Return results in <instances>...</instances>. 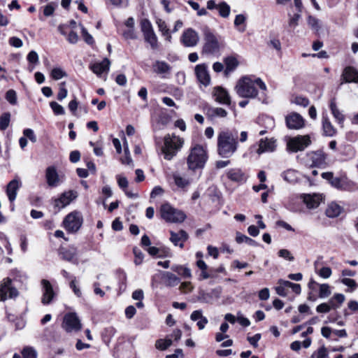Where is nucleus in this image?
Returning <instances> with one entry per match:
<instances>
[{"instance_id": "f257e3e1", "label": "nucleus", "mask_w": 358, "mask_h": 358, "mask_svg": "<svg viewBox=\"0 0 358 358\" xmlns=\"http://www.w3.org/2000/svg\"><path fill=\"white\" fill-rule=\"evenodd\" d=\"M258 88L262 91L267 90L266 84L260 78L247 76L238 80L235 91L240 97L255 99L258 96Z\"/></svg>"}, {"instance_id": "f03ea898", "label": "nucleus", "mask_w": 358, "mask_h": 358, "mask_svg": "<svg viewBox=\"0 0 358 358\" xmlns=\"http://www.w3.org/2000/svg\"><path fill=\"white\" fill-rule=\"evenodd\" d=\"M238 147L237 134L231 131H222L217 136V153L222 158H229Z\"/></svg>"}, {"instance_id": "7ed1b4c3", "label": "nucleus", "mask_w": 358, "mask_h": 358, "mask_svg": "<svg viewBox=\"0 0 358 358\" xmlns=\"http://www.w3.org/2000/svg\"><path fill=\"white\" fill-rule=\"evenodd\" d=\"M208 156L206 148L199 144H194L189 149L187 157V164L189 170L196 171L204 167Z\"/></svg>"}, {"instance_id": "20e7f679", "label": "nucleus", "mask_w": 358, "mask_h": 358, "mask_svg": "<svg viewBox=\"0 0 358 358\" xmlns=\"http://www.w3.org/2000/svg\"><path fill=\"white\" fill-rule=\"evenodd\" d=\"M184 141L179 136L167 134L164 136V145L162 149L164 157L171 160L182 147Z\"/></svg>"}, {"instance_id": "39448f33", "label": "nucleus", "mask_w": 358, "mask_h": 358, "mask_svg": "<svg viewBox=\"0 0 358 358\" xmlns=\"http://www.w3.org/2000/svg\"><path fill=\"white\" fill-rule=\"evenodd\" d=\"M160 213L162 217L169 222H182L186 218L184 212L173 208L169 203H165L161 206Z\"/></svg>"}, {"instance_id": "423d86ee", "label": "nucleus", "mask_w": 358, "mask_h": 358, "mask_svg": "<svg viewBox=\"0 0 358 358\" xmlns=\"http://www.w3.org/2000/svg\"><path fill=\"white\" fill-rule=\"evenodd\" d=\"M203 36L204 44L202 52L210 55L218 52L220 50V43L217 37L208 28L204 29Z\"/></svg>"}, {"instance_id": "0eeeda50", "label": "nucleus", "mask_w": 358, "mask_h": 358, "mask_svg": "<svg viewBox=\"0 0 358 358\" xmlns=\"http://www.w3.org/2000/svg\"><path fill=\"white\" fill-rule=\"evenodd\" d=\"M83 218L80 212L73 211L69 213L63 221L64 227L70 233L77 232L81 227Z\"/></svg>"}, {"instance_id": "6e6552de", "label": "nucleus", "mask_w": 358, "mask_h": 358, "mask_svg": "<svg viewBox=\"0 0 358 358\" xmlns=\"http://www.w3.org/2000/svg\"><path fill=\"white\" fill-rule=\"evenodd\" d=\"M141 29L145 41L150 44L152 50H157L159 47L157 36L153 30L151 22L148 19L141 20Z\"/></svg>"}, {"instance_id": "1a4fd4ad", "label": "nucleus", "mask_w": 358, "mask_h": 358, "mask_svg": "<svg viewBox=\"0 0 358 358\" xmlns=\"http://www.w3.org/2000/svg\"><path fill=\"white\" fill-rule=\"evenodd\" d=\"M311 144V140L309 135L296 136L290 138L287 143V149L292 152L304 150Z\"/></svg>"}, {"instance_id": "9d476101", "label": "nucleus", "mask_w": 358, "mask_h": 358, "mask_svg": "<svg viewBox=\"0 0 358 358\" xmlns=\"http://www.w3.org/2000/svg\"><path fill=\"white\" fill-rule=\"evenodd\" d=\"M18 294L19 292L13 286L10 278H6L2 280L0 283V301L15 298Z\"/></svg>"}, {"instance_id": "9b49d317", "label": "nucleus", "mask_w": 358, "mask_h": 358, "mask_svg": "<svg viewBox=\"0 0 358 358\" xmlns=\"http://www.w3.org/2000/svg\"><path fill=\"white\" fill-rule=\"evenodd\" d=\"M45 180L50 187H56L62 184L65 179L64 175H59L54 166H50L45 169Z\"/></svg>"}, {"instance_id": "f8f14e48", "label": "nucleus", "mask_w": 358, "mask_h": 358, "mask_svg": "<svg viewBox=\"0 0 358 358\" xmlns=\"http://www.w3.org/2000/svg\"><path fill=\"white\" fill-rule=\"evenodd\" d=\"M62 327L66 331L71 332L80 330L81 329V324L77 315L71 313L64 316Z\"/></svg>"}, {"instance_id": "ddd939ff", "label": "nucleus", "mask_w": 358, "mask_h": 358, "mask_svg": "<svg viewBox=\"0 0 358 358\" xmlns=\"http://www.w3.org/2000/svg\"><path fill=\"white\" fill-rule=\"evenodd\" d=\"M287 127L289 129H300L304 127V120L296 113H292L285 117Z\"/></svg>"}, {"instance_id": "4468645a", "label": "nucleus", "mask_w": 358, "mask_h": 358, "mask_svg": "<svg viewBox=\"0 0 358 358\" xmlns=\"http://www.w3.org/2000/svg\"><path fill=\"white\" fill-rule=\"evenodd\" d=\"M43 296L41 302L44 305H48L51 303L55 296V293L53 290L52 285L48 280H41Z\"/></svg>"}, {"instance_id": "2eb2a0df", "label": "nucleus", "mask_w": 358, "mask_h": 358, "mask_svg": "<svg viewBox=\"0 0 358 358\" xmlns=\"http://www.w3.org/2000/svg\"><path fill=\"white\" fill-rule=\"evenodd\" d=\"M199 39L198 34L191 28L186 29L181 36V42L185 47H194L196 45Z\"/></svg>"}, {"instance_id": "dca6fc26", "label": "nucleus", "mask_w": 358, "mask_h": 358, "mask_svg": "<svg viewBox=\"0 0 358 358\" xmlns=\"http://www.w3.org/2000/svg\"><path fill=\"white\" fill-rule=\"evenodd\" d=\"M195 73L200 83L208 86L210 83V77L208 71V66L205 64H198L195 66Z\"/></svg>"}, {"instance_id": "f3484780", "label": "nucleus", "mask_w": 358, "mask_h": 358, "mask_svg": "<svg viewBox=\"0 0 358 358\" xmlns=\"http://www.w3.org/2000/svg\"><path fill=\"white\" fill-rule=\"evenodd\" d=\"M213 96L215 101L221 104L230 105L231 103V98L228 92L220 86L213 88Z\"/></svg>"}, {"instance_id": "a211bd4d", "label": "nucleus", "mask_w": 358, "mask_h": 358, "mask_svg": "<svg viewBox=\"0 0 358 358\" xmlns=\"http://www.w3.org/2000/svg\"><path fill=\"white\" fill-rule=\"evenodd\" d=\"M77 196L76 192L69 191L62 194V195L55 200V207L60 209L69 205Z\"/></svg>"}, {"instance_id": "6ab92c4d", "label": "nucleus", "mask_w": 358, "mask_h": 358, "mask_svg": "<svg viewBox=\"0 0 358 358\" xmlns=\"http://www.w3.org/2000/svg\"><path fill=\"white\" fill-rule=\"evenodd\" d=\"M312 166L315 167H324L326 165L327 155L322 150L311 152L309 154Z\"/></svg>"}, {"instance_id": "aec40b11", "label": "nucleus", "mask_w": 358, "mask_h": 358, "mask_svg": "<svg viewBox=\"0 0 358 358\" xmlns=\"http://www.w3.org/2000/svg\"><path fill=\"white\" fill-rule=\"evenodd\" d=\"M21 187V182L19 179H13L8 182L6 187V194L8 200L13 203L17 196V190Z\"/></svg>"}, {"instance_id": "412c9836", "label": "nucleus", "mask_w": 358, "mask_h": 358, "mask_svg": "<svg viewBox=\"0 0 358 358\" xmlns=\"http://www.w3.org/2000/svg\"><path fill=\"white\" fill-rule=\"evenodd\" d=\"M301 196L307 208L310 209L318 207L323 199L322 194H303Z\"/></svg>"}, {"instance_id": "4be33fe9", "label": "nucleus", "mask_w": 358, "mask_h": 358, "mask_svg": "<svg viewBox=\"0 0 358 358\" xmlns=\"http://www.w3.org/2000/svg\"><path fill=\"white\" fill-rule=\"evenodd\" d=\"M172 178L177 187L182 190H186L191 184L189 178L182 176L178 172L173 173Z\"/></svg>"}, {"instance_id": "5701e85b", "label": "nucleus", "mask_w": 358, "mask_h": 358, "mask_svg": "<svg viewBox=\"0 0 358 358\" xmlns=\"http://www.w3.org/2000/svg\"><path fill=\"white\" fill-rule=\"evenodd\" d=\"M343 82L358 83V71L352 66L346 67L342 74Z\"/></svg>"}, {"instance_id": "b1692460", "label": "nucleus", "mask_w": 358, "mask_h": 358, "mask_svg": "<svg viewBox=\"0 0 358 358\" xmlns=\"http://www.w3.org/2000/svg\"><path fill=\"white\" fill-rule=\"evenodd\" d=\"M187 238L188 234L184 230H180L178 232L171 231L170 240L176 246H183Z\"/></svg>"}, {"instance_id": "393cba45", "label": "nucleus", "mask_w": 358, "mask_h": 358, "mask_svg": "<svg viewBox=\"0 0 358 358\" xmlns=\"http://www.w3.org/2000/svg\"><path fill=\"white\" fill-rule=\"evenodd\" d=\"M148 253L155 258H165L171 256L168 248H146Z\"/></svg>"}, {"instance_id": "a878e982", "label": "nucleus", "mask_w": 358, "mask_h": 358, "mask_svg": "<svg viewBox=\"0 0 358 358\" xmlns=\"http://www.w3.org/2000/svg\"><path fill=\"white\" fill-rule=\"evenodd\" d=\"M190 319L192 321H197L196 325L200 330L203 329L208 322V319L203 315L201 310L193 311L190 315Z\"/></svg>"}, {"instance_id": "bb28decb", "label": "nucleus", "mask_w": 358, "mask_h": 358, "mask_svg": "<svg viewBox=\"0 0 358 358\" xmlns=\"http://www.w3.org/2000/svg\"><path fill=\"white\" fill-rule=\"evenodd\" d=\"M275 141L273 139H261L259 143V148L257 150V152L259 155H261L263 152H273L275 149Z\"/></svg>"}, {"instance_id": "cd10ccee", "label": "nucleus", "mask_w": 358, "mask_h": 358, "mask_svg": "<svg viewBox=\"0 0 358 358\" xmlns=\"http://www.w3.org/2000/svg\"><path fill=\"white\" fill-rule=\"evenodd\" d=\"M152 66L154 71L157 74L163 75L164 78L170 73L171 69V66L164 61L157 60L153 64Z\"/></svg>"}, {"instance_id": "c85d7f7f", "label": "nucleus", "mask_w": 358, "mask_h": 358, "mask_svg": "<svg viewBox=\"0 0 358 358\" xmlns=\"http://www.w3.org/2000/svg\"><path fill=\"white\" fill-rule=\"evenodd\" d=\"M110 62L108 58L103 59L101 62L95 63L90 66L91 70L96 75H101L105 71H108L110 68Z\"/></svg>"}, {"instance_id": "c756f323", "label": "nucleus", "mask_w": 358, "mask_h": 358, "mask_svg": "<svg viewBox=\"0 0 358 358\" xmlns=\"http://www.w3.org/2000/svg\"><path fill=\"white\" fill-rule=\"evenodd\" d=\"M329 108L334 117L338 123L341 124V127H343L345 120V116L338 108L335 99H332L331 100Z\"/></svg>"}, {"instance_id": "7c9ffc66", "label": "nucleus", "mask_w": 358, "mask_h": 358, "mask_svg": "<svg viewBox=\"0 0 358 358\" xmlns=\"http://www.w3.org/2000/svg\"><path fill=\"white\" fill-rule=\"evenodd\" d=\"M59 255L67 261L76 262L77 260L75 248H61Z\"/></svg>"}, {"instance_id": "2f4dec72", "label": "nucleus", "mask_w": 358, "mask_h": 358, "mask_svg": "<svg viewBox=\"0 0 358 358\" xmlns=\"http://www.w3.org/2000/svg\"><path fill=\"white\" fill-rule=\"evenodd\" d=\"M162 280L165 285L168 287L176 286L180 282V279L170 272H164L162 273Z\"/></svg>"}, {"instance_id": "473e14b6", "label": "nucleus", "mask_w": 358, "mask_h": 358, "mask_svg": "<svg viewBox=\"0 0 358 358\" xmlns=\"http://www.w3.org/2000/svg\"><path fill=\"white\" fill-rule=\"evenodd\" d=\"M227 178L234 182H242L245 180V175L239 169H229L227 173Z\"/></svg>"}, {"instance_id": "72a5a7b5", "label": "nucleus", "mask_w": 358, "mask_h": 358, "mask_svg": "<svg viewBox=\"0 0 358 358\" xmlns=\"http://www.w3.org/2000/svg\"><path fill=\"white\" fill-rule=\"evenodd\" d=\"M322 128L324 134L327 136H334L336 134V129L333 127L327 117L322 118Z\"/></svg>"}, {"instance_id": "f704fd0d", "label": "nucleus", "mask_w": 358, "mask_h": 358, "mask_svg": "<svg viewBox=\"0 0 358 358\" xmlns=\"http://www.w3.org/2000/svg\"><path fill=\"white\" fill-rule=\"evenodd\" d=\"M341 213V207L336 203L332 202L329 204L326 209V215L329 217H336Z\"/></svg>"}, {"instance_id": "c9c22d12", "label": "nucleus", "mask_w": 358, "mask_h": 358, "mask_svg": "<svg viewBox=\"0 0 358 358\" xmlns=\"http://www.w3.org/2000/svg\"><path fill=\"white\" fill-rule=\"evenodd\" d=\"M246 17L242 14L237 15L234 20V26L240 32H244L246 29Z\"/></svg>"}, {"instance_id": "e433bc0d", "label": "nucleus", "mask_w": 358, "mask_h": 358, "mask_svg": "<svg viewBox=\"0 0 358 358\" xmlns=\"http://www.w3.org/2000/svg\"><path fill=\"white\" fill-rule=\"evenodd\" d=\"M297 172L294 169H288L282 173L281 176L283 179L289 182H294L297 180Z\"/></svg>"}, {"instance_id": "4c0bfd02", "label": "nucleus", "mask_w": 358, "mask_h": 358, "mask_svg": "<svg viewBox=\"0 0 358 358\" xmlns=\"http://www.w3.org/2000/svg\"><path fill=\"white\" fill-rule=\"evenodd\" d=\"M224 64L226 65L225 72L229 73L234 71L238 65V60L234 57H228L224 59Z\"/></svg>"}, {"instance_id": "58836bf2", "label": "nucleus", "mask_w": 358, "mask_h": 358, "mask_svg": "<svg viewBox=\"0 0 358 358\" xmlns=\"http://www.w3.org/2000/svg\"><path fill=\"white\" fill-rule=\"evenodd\" d=\"M345 299L343 294H336L329 299V303L333 306V309H336L344 302Z\"/></svg>"}, {"instance_id": "ea45409f", "label": "nucleus", "mask_w": 358, "mask_h": 358, "mask_svg": "<svg viewBox=\"0 0 358 358\" xmlns=\"http://www.w3.org/2000/svg\"><path fill=\"white\" fill-rule=\"evenodd\" d=\"M171 269L184 278H189L192 276V273H191L190 269L187 267H184V266H180V265H176V266H173L171 267Z\"/></svg>"}, {"instance_id": "a19ab883", "label": "nucleus", "mask_w": 358, "mask_h": 358, "mask_svg": "<svg viewBox=\"0 0 358 358\" xmlns=\"http://www.w3.org/2000/svg\"><path fill=\"white\" fill-rule=\"evenodd\" d=\"M157 24L158 25L159 30L162 32V35L166 37V40L171 41V36L169 33V29H168L166 22L162 20H158L157 21Z\"/></svg>"}, {"instance_id": "79ce46f5", "label": "nucleus", "mask_w": 358, "mask_h": 358, "mask_svg": "<svg viewBox=\"0 0 358 358\" xmlns=\"http://www.w3.org/2000/svg\"><path fill=\"white\" fill-rule=\"evenodd\" d=\"M172 345V340L169 338L158 339L155 342V348L159 350H165Z\"/></svg>"}, {"instance_id": "37998d69", "label": "nucleus", "mask_w": 358, "mask_h": 358, "mask_svg": "<svg viewBox=\"0 0 358 358\" xmlns=\"http://www.w3.org/2000/svg\"><path fill=\"white\" fill-rule=\"evenodd\" d=\"M236 241L238 244H245L249 245H251L254 243V241L252 238L244 234H242L240 232H236Z\"/></svg>"}, {"instance_id": "c03bdc74", "label": "nucleus", "mask_w": 358, "mask_h": 358, "mask_svg": "<svg viewBox=\"0 0 358 358\" xmlns=\"http://www.w3.org/2000/svg\"><path fill=\"white\" fill-rule=\"evenodd\" d=\"M208 114L211 117H224L227 115V112L222 108H211L208 109Z\"/></svg>"}, {"instance_id": "a18cd8bd", "label": "nucleus", "mask_w": 358, "mask_h": 358, "mask_svg": "<svg viewBox=\"0 0 358 358\" xmlns=\"http://www.w3.org/2000/svg\"><path fill=\"white\" fill-rule=\"evenodd\" d=\"M219 14L222 17H227L230 14V6L224 1L217 5Z\"/></svg>"}, {"instance_id": "49530a36", "label": "nucleus", "mask_w": 358, "mask_h": 358, "mask_svg": "<svg viewBox=\"0 0 358 358\" xmlns=\"http://www.w3.org/2000/svg\"><path fill=\"white\" fill-rule=\"evenodd\" d=\"M289 15V21H288V27L291 29H294L299 24V21L301 17L300 13H295L292 15L290 14Z\"/></svg>"}, {"instance_id": "de8ad7c7", "label": "nucleus", "mask_w": 358, "mask_h": 358, "mask_svg": "<svg viewBox=\"0 0 358 358\" xmlns=\"http://www.w3.org/2000/svg\"><path fill=\"white\" fill-rule=\"evenodd\" d=\"M10 121V113H4L0 116V129L4 131L9 125Z\"/></svg>"}, {"instance_id": "09e8293b", "label": "nucleus", "mask_w": 358, "mask_h": 358, "mask_svg": "<svg viewBox=\"0 0 358 358\" xmlns=\"http://www.w3.org/2000/svg\"><path fill=\"white\" fill-rule=\"evenodd\" d=\"M310 358H329L327 348L324 346L320 347L315 351Z\"/></svg>"}, {"instance_id": "8fccbe9b", "label": "nucleus", "mask_w": 358, "mask_h": 358, "mask_svg": "<svg viewBox=\"0 0 358 358\" xmlns=\"http://www.w3.org/2000/svg\"><path fill=\"white\" fill-rule=\"evenodd\" d=\"M331 294L330 287L328 284L320 285L319 296L320 298H327Z\"/></svg>"}, {"instance_id": "3c124183", "label": "nucleus", "mask_w": 358, "mask_h": 358, "mask_svg": "<svg viewBox=\"0 0 358 358\" xmlns=\"http://www.w3.org/2000/svg\"><path fill=\"white\" fill-rule=\"evenodd\" d=\"M23 358H36V352L30 347H26L22 351Z\"/></svg>"}, {"instance_id": "603ef678", "label": "nucleus", "mask_w": 358, "mask_h": 358, "mask_svg": "<svg viewBox=\"0 0 358 358\" xmlns=\"http://www.w3.org/2000/svg\"><path fill=\"white\" fill-rule=\"evenodd\" d=\"M66 83L62 82L59 83V92L57 94V99L59 101H62L64 99H65L67 96L68 91L65 87Z\"/></svg>"}, {"instance_id": "864d4df0", "label": "nucleus", "mask_w": 358, "mask_h": 358, "mask_svg": "<svg viewBox=\"0 0 358 358\" xmlns=\"http://www.w3.org/2000/svg\"><path fill=\"white\" fill-rule=\"evenodd\" d=\"M50 106L55 115H64L65 113L64 108L58 103L52 101L50 102Z\"/></svg>"}, {"instance_id": "5fc2aeb1", "label": "nucleus", "mask_w": 358, "mask_h": 358, "mask_svg": "<svg viewBox=\"0 0 358 358\" xmlns=\"http://www.w3.org/2000/svg\"><path fill=\"white\" fill-rule=\"evenodd\" d=\"M66 76V73L60 68H55L51 71V76L55 80H59Z\"/></svg>"}, {"instance_id": "6e6d98bb", "label": "nucleus", "mask_w": 358, "mask_h": 358, "mask_svg": "<svg viewBox=\"0 0 358 358\" xmlns=\"http://www.w3.org/2000/svg\"><path fill=\"white\" fill-rule=\"evenodd\" d=\"M262 120L264 122V126L266 129H272L275 127L274 119L270 116H263Z\"/></svg>"}, {"instance_id": "4d7b16f0", "label": "nucleus", "mask_w": 358, "mask_h": 358, "mask_svg": "<svg viewBox=\"0 0 358 358\" xmlns=\"http://www.w3.org/2000/svg\"><path fill=\"white\" fill-rule=\"evenodd\" d=\"M134 253L135 255L134 262L136 265H139L143 262V254L140 248H134Z\"/></svg>"}, {"instance_id": "13d9d810", "label": "nucleus", "mask_w": 358, "mask_h": 358, "mask_svg": "<svg viewBox=\"0 0 358 358\" xmlns=\"http://www.w3.org/2000/svg\"><path fill=\"white\" fill-rule=\"evenodd\" d=\"M6 99L10 103L15 105L17 102L15 91L13 90H9L6 94Z\"/></svg>"}, {"instance_id": "bf43d9fd", "label": "nucleus", "mask_w": 358, "mask_h": 358, "mask_svg": "<svg viewBox=\"0 0 358 358\" xmlns=\"http://www.w3.org/2000/svg\"><path fill=\"white\" fill-rule=\"evenodd\" d=\"M331 309H333V306L329 303V301L328 303H322L318 305L316 308V310L318 313H328Z\"/></svg>"}, {"instance_id": "052dcab7", "label": "nucleus", "mask_w": 358, "mask_h": 358, "mask_svg": "<svg viewBox=\"0 0 358 358\" xmlns=\"http://www.w3.org/2000/svg\"><path fill=\"white\" fill-rule=\"evenodd\" d=\"M317 273L322 278L327 279L331 275L332 272L329 267L324 266L318 271Z\"/></svg>"}, {"instance_id": "680f3d73", "label": "nucleus", "mask_w": 358, "mask_h": 358, "mask_svg": "<svg viewBox=\"0 0 358 358\" xmlns=\"http://www.w3.org/2000/svg\"><path fill=\"white\" fill-rule=\"evenodd\" d=\"M23 134L26 138H29L32 143L36 142V136L31 129H25L23 131Z\"/></svg>"}, {"instance_id": "e2e57ef3", "label": "nucleus", "mask_w": 358, "mask_h": 358, "mask_svg": "<svg viewBox=\"0 0 358 358\" xmlns=\"http://www.w3.org/2000/svg\"><path fill=\"white\" fill-rule=\"evenodd\" d=\"M279 257L289 261H292L294 259V256L292 254L287 250V249H282L278 252Z\"/></svg>"}, {"instance_id": "0e129e2a", "label": "nucleus", "mask_w": 358, "mask_h": 358, "mask_svg": "<svg viewBox=\"0 0 358 358\" xmlns=\"http://www.w3.org/2000/svg\"><path fill=\"white\" fill-rule=\"evenodd\" d=\"M294 103L296 105L306 107L309 104V100L306 97L299 96L294 98Z\"/></svg>"}, {"instance_id": "69168bd1", "label": "nucleus", "mask_w": 358, "mask_h": 358, "mask_svg": "<svg viewBox=\"0 0 358 358\" xmlns=\"http://www.w3.org/2000/svg\"><path fill=\"white\" fill-rule=\"evenodd\" d=\"M69 285H70V287L73 289V292H74L75 295H76L78 297H81L82 292H81L80 289L76 285V278H73L71 279V281Z\"/></svg>"}, {"instance_id": "338daca9", "label": "nucleus", "mask_w": 358, "mask_h": 358, "mask_svg": "<svg viewBox=\"0 0 358 358\" xmlns=\"http://www.w3.org/2000/svg\"><path fill=\"white\" fill-rule=\"evenodd\" d=\"M194 287L190 282H184L181 283L179 289L182 293H189L193 290Z\"/></svg>"}, {"instance_id": "774afa93", "label": "nucleus", "mask_w": 358, "mask_h": 358, "mask_svg": "<svg viewBox=\"0 0 358 358\" xmlns=\"http://www.w3.org/2000/svg\"><path fill=\"white\" fill-rule=\"evenodd\" d=\"M278 285L275 287L276 293L281 296H286L288 294L287 288L282 284L278 282Z\"/></svg>"}]
</instances>
